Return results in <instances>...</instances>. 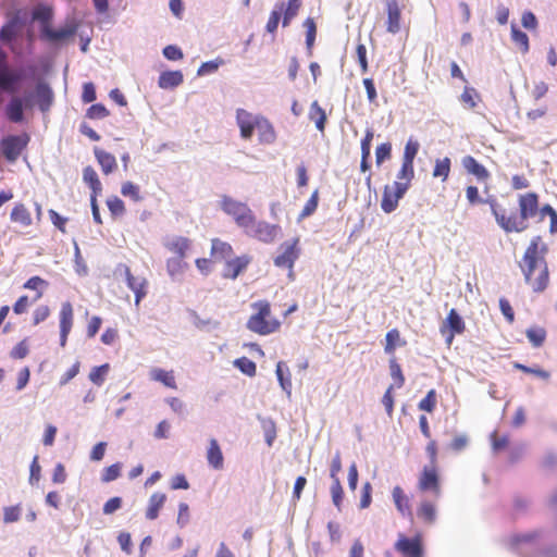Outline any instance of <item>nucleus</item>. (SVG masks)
<instances>
[{
  "label": "nucleus",
  "mask_w": 557,
  "mask_h": 557,
  "mask_svg": "<svg viewBox=\"0 0 557 557\" xmlns=\"http://www.w3.org/2000/svg\"><path fill=\"white\" fill-rule=\"evenodd\" d=\"M497 225L505 233H521L529 227V220L539 216V221L549 219V232L557 233V212L548 203L540 207V196L535 191L518 195L516 206L509 201L499 202L495 198L486 199Z\"/></svg>",
  "instance_id": "1"
},
{
  "label": "nucleus",
  "mask_w": 557,
  "mask_h": 557,
  "mask_svg": "<svg viewBox=\"0 0 557 557\" xmlns=\"http://www.w3.org/2000/svg\"><path fill=\"white\" fill-rule=\"evenodd\" d=\"M546 252L547 246L542 243L540 236H536L532 238L519 262L524 281L534 293L544 292L549 284V270L545 259Z\"/></svg>",
  "instance_id": "2"
},
{
  "label": "nucleus",
  "mask_w": 557,
  "mask_h": 557,
  "mask_svg": "<svg viewBox=\"0 0 557 557\" xmlns=\"http://www.w3.org/2000/svg\"><path fill=\"white\" fill-rule=\"evenodd\" d=\"M253 313L248 318L246 327L258 335L265 336L277 332L281 321L272 314L268 300H258L251 304Z\"/></svg>",
  "instance_id": "3"
},
{
  "label": "nucleus",
  "mask_w": 557,
  "mask_h": 557,
  "mask_svg": "<svg viewBox=\"0 0 557 557\" xmlns=\"http://www.w3.org/2000/svg\"><path fill=\"white\" fill-rule=\"evenodd\" d=\"M220 206L223 212L232 216L239 227L248 230L250 225L255 224V214L247 203L230 196H223Z\"/></svg>",
  "instance_id": "4"
},
{
  "label": "nucleus",
  "mask_w": 557,
  "mask_h": 557,
  "mask_svg": "<svg viewBox=\"0 0 557 557\" xmlns=\"http://www.w3.org/2000/svg\"><path fill=\"white\" fill-rule=\"evenodd\" d=\"M301 8V0H288L287 3L280 2L275 9L270 13L269 20L265 25L267 32L274 34L277 30L281 16L283 14L282 25L287 27L292 20L297 16Z\"/></svg>",
  "instance_id": "5"
},
{
  "label": "nucleus",
  "mask_w": 557,
  "mask_h": 557,
  "mask_svg": "<svg viewBox=\"0 0 557 557\" xmlns=\"http://www.w3.org/2000/svg\"><path fill=\"white\" fill-rule=\"evenodd\" d=\"M278 255L273 260L274 265L281 269H287L288 277L294 280V264L301 253L299 237L282 243L278 247Z\"/></svg>",
  "instance_id": "6"
},
{
  "label": "nucleus",
  "mask_w": 557,
  "mask_h": 557,
  "mask_svg": "<svg viewBox=\"0 0 557 557\" xmlns=\"http://www.w3.org/2000/svg\"><path fill=\"white\" fill-rule=\"evenodd\" d=\"M417 488L420 493H431L435 498L441 496L442 487L438 466L426 465L422 468L418 476Z\"/></svg>",
  "instance_id": "7"
},
{
  "label": "nucleus",
  "mask_w": 557,
  "mask_h": 557,
  "mask_svg": "<svg viewBox=\"0 0 557 557\" xmlns=\"http://www.w3.org/2000/svg\"><path fill=\"white\" fill-rule=\"evenodd\" d=\"M394 548L403 557H424L423 537L421 534H416L413 537L399 534Z\"/></svg>",
  "instance_id": "8"
},
{
  "label": "nucleus",
  "mask_w": 557,
  "mask_h": 557,
  "mask_svg": "<svg viewBox=\"0 0 557 557\" xmlns=\"http://www.w3.org/2000/svg\"><path fill=\"white\" fill-rule=\"evenodd\" d=\"M466 330V324L462 318L459 315L456 309H450L443 325L441 326V333L446 338L447 346L453 344L456 335L462 334Z\"/></svg>",
  "instance_id": "9"
},
{
  "label": "nucleus",
  "mask_w": 557,
  "mask_h": 557,
  "mask_svg": "<svg viewBox=\"0 0 557 557\" xmlns=\"http://www.w3.org/2000/svg\"><path fill=\"white\" fill-rule=\"evenodd\" d=\"M29 138L26 134L21 136H8L0 143V150L8 161H15L23 149L27 146Z\"/></svg>",
  "instance_id": "10"
},
{
  "label": "nucleus",
  "mask_w": 557,
  "mask_h": 557,
  "mask_svg": "<svg viewBox=\"0 0 557 557\" xmlns=\"http://www.w3.org/2000/svg\"><path fill=\"white\" fill-rule=\"evenodd\" d=\"M119 270L123 272L127 287L134 292L135 305L138 307L147 295L148 281L144 276L133 275L129 267L126 264H121Z\"/></svg>",
  "instance_id": "11"
},
{
  "label": "nucleus",
  "mask_w": 557,
  "mask_h": 557,
  "mask_svg": "<svg viewBox=\"0 0 557 557\" xmlns=\"http://www.w3.org/2000/svg\"><path fill=\"white\" fill-rule=\"evenodd\" d=\"M405 185H385L383 189V195L381 199V209L385 213H391L395 211L398 207L399 200L405 196L406 191Z\"/></svg>",
  "instance_id": "12"
},
{
  "label": "nucleus",
  "mask_w": 557,
  "mask_h": 557,
  "mask_svg": "<svg viewBox=\"0 0 557 557\" xmlns=\"http://www.w3.org/2000/svg\"><path fill=\"white\" fill-rule=\"evenodd\" d=\"M245 231L247 234L257 238L260 242L272 243L280 232V226L276 224H270L264 221L258 222L255 219V224L250 225V227H248V230Z\"/></svg>",
  "instance_id": "13"
},
{
  "label": "nucleus",
  "mask_w": 557,
  "mask_h": 557,
  "mask_svg": "<svg viewBox=\"0 0 557 557\" xmlns=\"http://www.w3.org/2000/svg\"><path fill=\"white\" fill-rule=\"evenodd\" d=\"M60 346L65 347L69 334L74 324V309L70 301H64L59 311Z\"/></svg>",
  "instance_id": "14"
},
{
  "label": "nucleus",
  "mask_w": 557,
  "mask_h": 557,
  "mask_svg": "<svg viewBox=\"0 0 557 557\" xmlns=\"http://www.w3.org/2000/svg\"><path fill=\"white\" fill-rule=\"evenodd\" d=\"M76 33V27L73 25H67L60 29H53L51 25H46L45 27H40V37L44 40H47L51 44H57L63 41Z\"/></svg>",
  "instance_id": "15"
},
{
  "label": "nucleus",
  "mask_w": 557,
  "mask_h": 557,
  "mask_svg": "<svg viewBox=\"0 0 557 557\" xmlns=\"http://www.w3.org/2000/svg\"><path fill=\"white\" fill-rule=\"evenodd\" d=\"M251 258L249 256H239L234 259L226 260L223 269V277L235 280L242 272L246 270L250 263Z\"/></svg>",
  "instance_id": "16"
},
{
  "label": "nucleus",
  "mask_w": 557,
  "mask_h": 557,
  "mask_svg": "<svg viewBox=\"0 0 557 557\" xmlns=\"http://www.w3.org/2000/svg\"><path fill=\"white\" fill-rule=\"evenodd\" d=\"M236 122L240 131V136L244 139H250L253 131L256 129V117L244 109H238L236 112Z\"/></svg>",
  "instance_id": "17"
},
{
  "label": "nucleus",
  "mask_w": 557,
  "mask_h": 557,
  "mask_svg": "<svg viewBox=\"0 0 557 557\" xmlns=\"http://www.w3.org/2000/svg\"><path fill=\"white\" fill-rule=\"evenodd\" d=\"M256 129L259 141L264 145L273 144L276 139V133L272 123L263 116H256Z\"/></svg>",
  "instance_id": "18"
},
{
  "label": "nucleus",
  "mask_w": 557,
  "mask_h": 557,
  "mask_svg": "<svg viewBox=\"0 0 557 557\" xmlns=\"http://www.w3.org/2000/svg\"><path fill=\"white\" fill-rule=\"evenodd\" d=\"M387 21L386 29L388 33L396 34L400 30L401 11L398 0H388L386 3Z\"/></svg>",
  "instance_id": "19"
},
{
  "label": "nucleus",
  "mask_w": 557,
  "mask_h": 557,
  "mask_svg": "<svg viewBox=\"0 0 557 557\" xmlns=\"http://www.w3.org/2000/svg\"><path fill=\"white\" fill-rule=\"evenodd\" d=\"M461 164L468 174L476 177L478 181L485 182L490 178L488 170L479 163L472 156H466L461 160Z\"/></svg>",
  "instance_id": "20"
},
{
  "label": "nucleus",
  "mask_w": 557,
  "mask_h": 557,
  "mask_svg": "<svg viewBox=\"0 0 557 557\" xmlns=\"http://www.w3.org/2000/svg\"><path fill=\"white\" fill-rule=\"evenodd\" d=\"M164 246L170 252L176 255V257H180L181 259H184L190 249L191 240L184 236H175L166 239Z\"/></svg>",
  "instance_id": "21"
},
{
  "label": "nucleus",
  "mask_w": 557,
  "mask_h": 557,
  "mask_svg": "<svg viewBox=\"0 0 557 557\" xmlns=\"http://www.w3.org/2000/svg\"><path fill=\"white\" fill-rule=\"evenodd\" d=\"M29 107L28 99L23 101L20 97H13L5 108L7 117L13 123H20L23 121V107Z\"/></svg>",
  "instance_id": "22"
},
{
  "label": "nucleus",
  "mask_w": 557,
  "mask_h": 557,
  "mask_svg": "<svg viewBox=\"0 0 557 557\" xmlns=\"http://www.w3.org/2000/svg\"><path fill=\"white\" fill-rule=\"evenodd\" d=\"M207 461L209 466L215 470H221L224 467V457L219 442L215 438L209 441L207 449Z\"/></svg>",
  "instance_id": "23"
},
{
  "label": "nucleus",
  "mask_w": 557,
  "mask_h": 557,
  "mask_svg": "<svg viewBox=\"0 0 557 557\" xmlns=\"http://www.w3.org/2000/svg\"><path fill=\"white\" fill-rule=\"evenodd\" d=\"M21 79L17 72L10 71L7 62H0V88L13 92L14 85Z\"/></svg>",
  "instance_id": "24"
},
{
  "label": "nucleus",
  "mask_w": 557,
  "mask_h": 557,
  "mask_svg": "<svg viewBox=\"0 0 557 557\" xmlns=\"http://www.w3.org/2000/svg\"><path fill=\"white\" fill-rule=\"evenodd\" d=\"M234 250L231 244L221 240L220 238L211 239L210 256L213 261H221L230 258Z\"/></svg>",
  "instance_id": "25"
},
{
  "label": "nucleus",
  "mask_w": 557,
  "mask_h": 557,
  "mask_svg": "<svg viewBox=\"0 0 557 557\" xmlns=\"http://www.w3.org/2000/svg\"><path fill=\"white\" fill-rule=\"evenodd\" d=\"M392 497L397 510L401 516L406 517L412 515L409 497L400 486L397 485L393 488Z\"/></svg>",
  "instance_id": "26"
},
{
  "label": "nucleus",
  "mask_w": 557,
  "mask_h": 557,
  "mask_svg": "<svg viewBox=\"0 0 557 557\" xmlns=\"http://www.w3.org/2000/svg\"><path fill=\"white\" fill-rule=\"evenodd\" d=\"M10 219L12 222L20 224L23 227H28L33 224L30 211L22 202L14 205L10 214Z\"/></svg>",
  "instance_id": "27"
},
{
  "label": "nucleus",
  "mask_w": 557,
  "mask_h": 557,
  "mask_svg": "<svg viewBox=\"0 0 557 557\" xmlns=\"http://www.w3.org/2000/svg\"><path fill=\"white\" fill-rule=\"evenodd\" d=\"M184 81L181 71H165L162 72L158 79V86L162 89H172L180 86Z\"/></svg>",
  "instance_id": "28"
},
{
  "label": "nucleus",
  "mask_w": 557,
  "mask_h": 557,
  "mask_svg": "<svg viewBox=\"0 0 557 557\" xmlns=\"http://www.w3.org/2000/svg\"><path fill=\"white\" fill-rule=\"evenodd\" d=\"M94 152L99 165L101 166L102 172L106 175L112 173L116 169V159L112 153L107 152L98 147L94 149Z\"/></svg>",
  "instance_id": "29"
},
{
  "label": "nucleus",
  "mask_w": 557,
  "mask_h": 557,
  "mask_svg": "<svg viewBox=\"0 0 557 557\" xmlns=\"http://www.w3.org/2000/svg\"><path fill=\"white\" fill-rule=\"evenodd\" d=\"M37 103L41 111H48L52 104L53 94L51 88L45 83H38L36 86Z\"/></svg>",
  "instance_id": "30"
},
{
  "label": "nucleus",
  "mask_w": 557,
  "mask_h": 557,
  "mask_svg": "<svg viewBox=\"0 0 557 557\" xmlns=\"http://www.w3.org/2000/svg\"><path fill=\"white\" fill-rule=\"evenodd\" d=\"M166 500L164 493H153L149 498V504L146 510V518L148 520H154L159 516V510L163 507Z\"/></svg>",
  "instance_id": "31"
},
{
  "label": "nucleus",
  "mask_w": 557,
  "mask_h": 557,
  "mask_svg": "<svg viewBox=\"0 0 557 557\" xmlns=\"http://www.w3.org/2000/svg\"><path fill=\"white\" fill-rule=\"evenodd\" d=\"M417 516L426 524H432L436 520L435 504L430 500H422L417 508Z\"/></svg>",
  "instance_id": "32"
},
{
  "label": "nucleus",
  "mask_w": 557,
  "mask_h": 557,
  "mask_svg": "<svg viewBox=\"0 0 557 557\" xmlns=\"http://www.w3.org/2000/svg\"><path fill=\"white\" fill-rule=\"evenodd\" d=\"M150 377L153 381L161 382L169 388L176 389V381L173 371H166L160 368H154L150 371Z\"/></svg>",
  "instance_id": "33"
},
{
  "label": "nucleus",
  "mask_w": 557,
  "mask_h": 557,
  "mask_svg": "<svg viewBox=\"0 0 557 557\" xmlns=\"http://www.w3.org/2000/svg\"><path fill=\"white\" fill-rule=\"evenodd\" d=\"M413 177H414L413 164L403 161L400 170L397 173V181H395L394 184H396L398 186L405 185L406 189H409Z\"/></svg>",
  "instance_id": "34"
},
{
  "label": "nucleus",
  "mask_w": 557,
  "mask_h": 557,
  "mask_svg": "<svg viewBox=\"0 0 557 557\" xmlns=\"http://www.w3.org/2000/svg\"><path fill=\"white\" fill-rule=\"evenodd\" d=\"M83 180L90 187L91 195H99L102 190L101 182L95 169L90 165L84 168Z\"/></svg>",
  "instance_id": "35"
},
{
  "label": "nucleus",
  "mask_w": 557,
  "mask_h": 557,
  "mask_svg": "<svg viewBox=\"0 0 557 557\" xmlns=\"http://www.w3.org/2000/svg\"><path fill=\"white\" fill-rule=\"evenodd\" d=\"M48 286V282L44 278H41L40 276H32L30 278H28L23 287L25 289H30V290H35V295L34 297L32 298V301H37L39 300L42 296H44V289Z\"/></svg>",
  "instance_id": "36"
},
{
  "label": "nucleus",
  "mask_w": 557,
  "mask_h": 557,
  "mask_svg": "<svg viewBox=\"0 0 557 557\" xmlns=\"http://www.w3.org/2000/svg\"><path fill=\"white\" fill-rule=\"evenodd\" d=\"M406 341L400 337V332L397 329H392L386 333L384 351L393 355L398 346H405Z\"/></svg>",
  "instance_id": "37"
},
{
  "label": "nucleus",
  "mask_w": 557,
  "mask_h": 557,
  "mask_svg": "<svg viewBox=\"0 0 557 557\" xmlns=\"http://www.w3.org/2000/svg\"><path fill=\"white\" fill-rule=\"evenodd\" d=\"M309 119L314 122L317 128L321 132L325 128L326 114L324 109L315 100L310 106Z\"/></svg>",
  "instance_id": "38"
},
{
  "label": "nucleus",
  "mask_w": 557,
  "mask_h": 557,
  "mask_svg": "<svg viewBox=\"0 0 557 557\" xmlns=\"http://www.w3.org/2000/svg\"><path fill=\"white\" fill-rule=\"evenodd\" d=\"M527 338L533 347H541L546 339V331L542 326H531L525 331Z\"/></svg>",
  "instance_id": "39"
},
{
  "label": "nucleus",
  "mask_w": 557,
  "mask_h": 557,
  "mask_svg": "<svg viewBox=\"0 0 557 557\" xmlns=\"http://www.w3.org/2000/svg\"><path fill=\"white\" fill-rule=\"evenodd\" d=\"M511 40L522 53H527L530 49L528 35L520 30L516 25H511Z\"/></svg>",
  "instance_id": "40"
},
{
  "label": "nucleus",
  "mask_w": 557,
  "mask_h": 557,
  "mask_svg": "<svg viewBox=\"0 0 557 557\" xmlns=\"http://www.w3.org/2000/svg\"><path fill=\"white\" fill-rule=\"evenodd\" d=\"M275 373L281 387L289 393L292 388L290 373L283 361L277 362Z\"/></svg>",
  "instance_id": "41"
},
{
  "label": "nucleus",
  "mask_w": 557,
  "mask_h": 557,
  "mask_svg": "<svg viewBox=\"0 0 557 557\" xmlns=\"http://www.w3.org/2000/svg\"><path fill=\"white\" fill-rule=\"evenodd\" d=\"M304 27L306 28V46L309 54H312V48L317 36V25L312 17H307L304 21Z\"/></svg>",
  "instance_id": "42"
},
{
  "label": "nucleus",
  "mask_w": 557,
  "mask_h": 557,
  "mask_svg": "<svg viewBox=\"0 0 557 557\" xmlns=\"http://www.w3.org/2000/svg\"><path fill=\"white\" fill-rule=\"evenodd\" d=\"M450 159L445 157L443 159H437L435 161V165L433 169L432 175L434 177H441L443 182H445L450 174Z\"/></svg>",
  "instance_id": "43"
},
{
  "label": "nucleus",
  "mask_w": 557,
  "mask_h": 557,
  "mask_svg": "<svg viewBox=\"0 0 557 557\" xmlns=\"http://www.w3.org/2000/svg\"><path fill=\"white\" fill-rule=\"evenodd\" d=\"M234 366L248 376H255L257 372L256 363L248 357H240L234 361Z\"/></svg>",
  "instance_id": "44"
},
{
  "label": "nucleus",
  "mask_w": 557,
  "mask_h": 557,
  "mask_svg": "<svg viewBox=\"0 0 557 557\" xmlns=\"http://www.w3.org/2000/svg\"><path fill=\"white\" fill-rule=\"evenodd\" d=\"M318 203H319V190L315 189V190H313L310 198L307 200L306 205L304 206V208L299 214V218L305 219V218L313 214L318 208Z\"/></svg>",
  "instance_id": "45"
},
{
  "label": "nucleus",
  "mask_w": 557,
  "mask_h": 557,
  "mask_svg": "<svg viewBox=\"0 0 557 557\" xmlns=\"http://www.w3.org/2000/svg\"><path fill=\"white\" fill-rule=\"evenodd\" d=\"M389 370H391V376L394 380L395 386L397 388L403 387L405 384V376L403 374L400 364L396 361L395 358H392L389 360Z\"/></svg>",
  "instance_id": "46"
},
{
  "label": "nucleus",
  "mask_w": 557,
  "mask_h": 557,
  "mask_svg": "<svg viewBox=\"0 0 557 557\" xmlns=\"http://www.w3.org/2000/svg\"><path fill=\"white\" fill-rule=\"evenodd\" d=\"M121 194L124 197L131 198L133 201L137 202L143 199L140 196L139 186L134 184L133 182H125L121 187Z\"/></svg>",
  "instance_id": "47"
},
{
  "label": "nucleus",
  "mask_w": 557,
  "mask_h": 557,
  "mask_svg": "<svg viewBox=\"0 0 557 557\" xmlns=\"http://www.w3.org/2000/svg\"><path fill=\"white\" fill-rule=\"evenodd\" d=\"M108 372H109L108 363L101 364L99 367H95L89 373V380L94 384L100 386L104 382L106 375L108 374Z\"/></svg>",
  "instance_id": "48"
},
{
  "label": "nucleus",
  "mask_w": 557,
  "mask_h": 557,
  "mask_svg": "<svg viewBox=\"0 0 557 557\" xmlns=\"http://www.w3.org/2000/svg\"><path fill=\"white\" fill-rule=\"evenodd\" d=\"M52 15L53 12L50 7H39L33 13L34 20L39 21L41 23V27H45L46 25H51L50 22Z\"/></svg>",
  "instance_id": "49"
},
{
  "label": "nucleus",
  "mask_w": 557,
  "mask_h": 557,
  "mask_svg": "<svg viewBox=\"0 0 557 557\" xmlns=\"http://www.w3.org/2000/svg\"><path fill=\"white\" fill-rule=\"evenodd\" d=\"M331 495H332V500H333L334 506L336 508L341 509V506H342V503L344 499V491H343V486L341 484L339 479L332 480Z\"/></svg>",
  "instance_id": "50"
},
{
  "label": "nucleus",
  "mask_w": 557,
  "mask_h": 557,
  "mask_svg": "<svg viewBox=\"0 0 557 557\" xmlns=\"http://www.w3.org/2000/svg\"><path fill=\"white\" fill-rule=\"evenodd\" d=\"M183 260L184 259H181L180 257L170 258L166 260V270L172 277L183 273L186 265Z\"/></svg>",
  "instance_id": "51"
},
{
  "label": "nucleus",
  "mask_w": 557,
  "mask_h": 557,
  "mask_svg": "<svg viewBox=\"0 0 557 557\" xmlns=\"http://www.w3.org/2000/svg\"><path fill=\"white\" fill-rule=\"evenodd\" d=\"M392 156L391 143H383L375 149V162L380 166L385 160H388Z\"/></svg>",
  "instance_id": "52"
},
{
  "label": "nucleus",
  "mask_w": 557,
  "mask_h": 557,
  "mask_svg": "<svg viewBox=\"0 0 557 557\" xmlns=\"http://www.w3.org/2000/svg\"><path fill=\"white\" fill-rule=\"evenodd\" d=\"M29 352V346L26 338L18 342L10 351L12 359H24Z\"/></svg>",
  "instance_id": "53"
},
{
  "label": "nucleus",
  "mask_w": 557,
  "mask_h": 557,
  "mask_svg": "<svg viewBox=\"0 0 557 557\" xmlns=\"http://www.w3.org/2000/svg\"><path fill=\"white\" fill-rule=\"evenodd\" d=\"M436 406V392L435 389H431L428 392L426 396L420 400L418 407L420 410L432 412Z\"/></svg>",
  "instance_id": "54"
},
{
  "label": "nucleus",
  "mask_w": 557,
  "mask_h": 557,
  "mask_svg": "<svg viewBox=\"0 0 557 557\" xmlns=\"http://www.w3.org/2000/svg\"><path fill=\"white\" fill-rule=\"evenodd\" d=\"M22 508L21 505L8 506L3 508V521L13 523L20 520Z\"/></svg>",
  "instance_id": "55"
},
{
  "label": "nucleus",
  "mask_w": 557,
  "mask_h": 557,
  "mask_svg": "<svg viewBox=\"0 0 557 557\" xmlns=\"http://www.w3.org/2000/svg\"><path fill=\"white\" fill-rule=\"evenodd\" d=\"M419 147L420 146L418 141L409 139L405 146L403 161L413 164L414 158L419 151Z\"/></svg>",
  "instance_id": "56"
},
{
  "label": "nucleus",
  "mask_w": 557,
  "mask_h": 557,
  "mask_svg": "<svg viewBox=\"0 0 557 557\" xmlns=\"http://www.w3.org/2000/svg\"><path fill=\"white\" fill-rule=\"evenodd\" d=\"M86 115L91 120L104 119L109 115V110L102 103H95L88 108Z\"/></svg>",
  "instance_id": "57"
},
{
  "label": "nucleus",
  "mask_w": 557,
  "mask_h": 557,
  "mask_svg": "<svg viewBox=\"0 0 557 557\" xmlns=\"http://www.w3.org/2000/svg\"><path fill=\"white\" fill-rule=\"evenodd\" d=\"M513 368L517 370H520L524 373L534 374L543 380H548L550 376L549 372L546 370H543L540 368H531V367H528V366L519 363V362H515Z\"/></svg>",
  "instance_id": "58"
},
{
  "label": "nucleus",
  "mask_w": 557,
  "mask_h": 557,
  "mask_svg": "<svg viewBox=\"0 0 557 557\" xmlns=\"http://www.w3.org/2000/svg\"><path fill=\"white\" fill-rule=\"evenodd\" d=\"M107 206L112 215L119 216L125 212L124 202L116 196L108 198Z\"/></svg>",
  "instance_id": "59"
},
{
  "label": "nucleus",
  "mask_w": 557,
  "mask_h": 557,
  "mask_svg": "<svg viewBox=\"0 0 557 557\" xmlns=\"http://www.w3.org/2000/svg\"><path fill=\"white\" fill-rule=\"evenodd\" d=\"M51 310L47 305L38 306L33 311V324L38 325L50 317Z\"/></svg>",
  "instance_id": "60"
},
{
  "label": "nucleus",
  "mask_w": 557,
  "mask_h": 557,
  "mask_svg": "<svg viewBox=\"0 0 557 557\" xmlns=\"http://www.w3.org/2000/svg\"><path fill=\"white\" fill-rule=\"evenodd\" d=\"M478 94L475 89L466 87L461 94V101L468 106L470 109H474L476 107V100Z\"/></svg>",
  "instance_id": "61"
},
{
  "label": "nucleus",
  "mask_w": 557,
  "mask_h": 557,
  "mask_svg": "<svg viewBox=\"0 0 557 557\" xmlns=\"http://www.w3.org/2000/svg\"><path fill=\"white\" fill-rule=\"evenodd\" d=\"M466 197L471 206L478 203H486V199H482L476 186L470 185L466 188Z\"/></svg>",
  "instance_id": "62"
},
{
  "label": "nucleus",
  "mask_w": 557,
  "mask_h": 557,
  "mask_svg": "<svg viewBox=\"0 0 557 557\" xmlns=\"http://www.w3.org/2000/svg\"><path fill=\"white\" fill-rule=\"evenodd\" d=\"M121 474V466L120 463H114L107 467L102 474L103 482H111L116 480Z\"/></svg>",
  "instance_id": "63"
},
{
  "label": "nucleus",
  "mask_w": 557,
  "mask_h": 557,
  "mask_svg": "<svg viewBox=\"0 0 557 557\" xmlns=\"http://www.w3.org/2000/svg\"><path fill=\"white\" fill-rule=\"evenodd\" d=\"M163 55L170 61L182 60L184 54L181 48L174 45H169L163 49Z\"/></svg>",
  "instance_id": "64"
}]
</instances>
